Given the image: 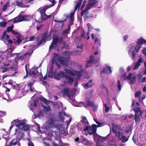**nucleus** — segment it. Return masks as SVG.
I'll return each instance as SVG.
<instances>
[{
  "mask_svg": "<svg viewBox=\"0 0 146 146\" xmlns=\"http://www.w3.org/2000/svg\"><path fill=\"white\" fill-rule=\"evenodd\" d=\"M12 125L10 127L9 130L10 131L15 125L17 128L15 129V135H17L18 138H22L23 135V131H27L29 129V126L26 123L25 119H16L14 120L11 123Z\"/></svg>",
  "mask_w": 146,
  "mask_h": 146,
  "instance_id": "obj_1",
  "label": "nucleus"
},
{
  "mask_svg": "<svg viewBox=\"0 0 146 146\" xmlns=\"http://www.w3.org/2000/svg\"><path fill=\"white\" fill-rule=\"evenodd\" d=\"M110 131L113 133L115 138L118 140L123 143H125L128 141V138L124 135L120 126L113 124L112 128L110 129Z\"/></svg>",
  "mask_w": 146,
  "mask_h": 146,
  "instance_id": "obj_2",
  "label": "nucleus"
},
{
  "mask_svg": "<svg viewBox=\"0 0 146 146\" xmlns=\"http://www.w3.org/2000/svg\"><path fill=\"white\" fill-rule=\"evenodd\" d=\"M44 128L50 132L58 133L59 131H63L64 127L62 124H55L52 119L46 122L44 124Z\"/></svg>",
  "mask_w": 146,
  "mask_h": 146,
  "instance_id": "obj_3",
  "label": "nucleus"
},
{
  "mask_svg": "<svg viewBox=\"0 0 146 146\" xmlns=\"http://www.w3.org/2000/svg\"><path fill=\"white\" fill-rule=\"evenodd\" d=\"M49 1L52 2V4L49 5H46L44 7H42L38 9V11L40 13L41 16L38 20L36 19L37 18H36L35 20L36 21H37L39 23H41L43 21L51 17L52 14L48 15H47L45 13V11L47 9L54 6L56 2L55 1V0H49Z\"/></svg>",
  "mask_w": 146,
  "mask_h": 146,
  "instance_id": "obj_4",
  "label": "nucleus"
},
{
  "mask_svg": "<svg viewBox=\"0 0 146 146\" xmlns=\"http://www.w3.org/2000/svg\"><path fill=\"white\" fill-rule=\"evenodd\" d=\"M10 64V63L6 64L5 63H4V66L0 67V68L1 70V72L2 73L9 72L11 73V74L8 75L5 74L3 75L2 76L3 79L7 76L11 77L14 76L15 75V74L17 73V72L16 71L18 69L17 66H15L13 67H7L9 66Z\"/></svg>",
  "mask_w": 146,
  "mask_h": 146,
  "instance_id": "obj_5",
  "label": "nucleus"
},
{
  "mask_svg": "<svg viewBox=\"0 0 146 146\" xmlns=\"http://www.w3.org/2000/svg\"><path fill=\"white\" fill-rule=\"evenodd\" d=\"M144 39L142 37L139 39L137 42V44L133 48V45H131L129 47L128 54L131 56L132 60H134L136 54V53L138 52L141 45L143 44Z\"/></svg>",
  "mask_w": 146,
  "mask_h": 146,
  "instance_id": "obj_6",
  "label": "nucleus"
},
{
  "mask_svg": "<svg viewBox=\"0 0 146 146\" xmlns=\"http://www.w3.org/2000/svg\"><path fill=\"white\" fill-rule=\"evenodd\" d=\"M83 0H78V1L76 2V3L75 6L74 10L71 12L69 15H68L67 17L69 18V20L70 21V23L68 26V28L65 30L64 31L63 35H64L65 33H68L70 30V27L73 24V21L74 20V15L75 11L78 9H79L80 7V6L81 3Z\"/></svg>",
  "mask_w": 146,
  "mask_h": 146,
  "instance_id": "obj_7",
  "label": "nucleus"
},
{
  "mask_svg": "<svg viewBox=\"0 0 146 146\" xmlns=\"http://www.w3.org/2000/svg\"><path fill=\"white\" fill-rule=\"evenodd\" d=\"M65 77V80L64 82V84H61V86H63L64 85L67 84H71L73 81V79L71 77L65 75L64 72L62 71H60L55 76V78L57 80H59L61 78Z\"/></svg>",
  "mask_w": 146,
  "mask_h": 146,
  "instance_id": "obj_8",
  "label": "nucleus"
},
{
  "mask_svg": "<svg viewBox=\"0 0 146 146\" xmlns=\"http://www.w3.org/2000/svg\"><path fill=\"white\" fill-rule=\"evenodd\" d=\"M13 28V25L8 27L6 31L4 32L2 36V40L6 44H11L13 43V41L9 39L8 33L9 32H11L12 31Z\"/></svg>",
  "mask_w": 146,
  "mask_h": 146,
  "instance_id": "obj_9",
  "label": "nucleus"
},
{
  "mask_svg": "<svg viewBox=\"0 0 146 146\" xmlns=\"http://www.w3.org/2000/svg\"><path fill=\"white\" fill-rule=\"evenodd\" d=\"M82 120L77 124V127L79 130L81 131H86L87 126L89 125V123L86 118L84 117H82Z\"/></svg>",
  "mask_w": 146,
  "mask_h": 146,
  "instance_id": "obj_10",
  "label": "nucleus"
},
{
  "mask_svg": "<svg viewBox=\"0 0 146 146\" xmlns=\"http://www.w3.org/2000/svg\"><path fill=\"white\" fill-rule=\"evenodd\" d=\"M54 56L53 57V59H56L57 60L59 61L61 64L68 66V61L66 58L59 56L56 53H54Z\"/></svg>",
  "mask_w": 146,
  "mask_h": 146,
  "instance_id": "obj_11",
  "label": "nucleus"
},
{
  "mask_svg": "<svg viewBox=\"0 0 146 146\" xmlns=\"http://www.w3.org/2000/svg\"><path fill=\"white\" fill-rule=\"evenodd\" d=\"M15 135L16 136V138L13 139L10 143V145L9 146L7 145V142L9 139V137L8 136L6 137H4V135H3V137L5 139L6 142L5 144L7 145V146H14V145L16 144L18 146H20V144L19 143V141L21 138H18L17 137V135Z\"/></svg>",
  "mask_w": 146,
  "mask_h": 146,
  "instance_id": "obj_12",
  "label": "nucleus"
},
{
  "mask_svg": "<svg viewBox=\"0 0 146 146\" xmlns=\"http://www.w3.org/2000/svg\"><path fill=\"white\" fill-rule=\"evenodd\" d=\"M126 74L124 73L122 76V77H123L124 79H127L130 80V82L131 84H134L135 82V79L136 75L135 74L129 73V74L128 76L127 77L126 75Z\"/></svg>",
  "mask_w": 146,
  "mask_h": 146,
  "instance_id": "obj_13",
  "label": "nucleus"
},
{
  "mask_svg": "<svg viewBox=\"0 0 146 146\" xmlns=\"http://www.w3.org/2000/svg\"><path fill=\"white\" fill-rule=\"evenodd\" d=\"M94 140L96 142L97 145L98 146H106L103 145V143L105 142V140L103 138L96 134H94Z\"/></svg>",
  "mask_w": 146,
  "mask_h": 146,
  "instance_id": "obj_14",
  "label": "nucleus"
},
{
  "mask_svg": "<svg viewBox=\"0 0 146 146\" xmlns=\"http://www.w3.org/2000/svg\"><path fill=\"white\" fill-rule=\"evenodd\" d=\"M64 71L66 73L71 74L72 75L76 76L77 77L78 79H80V77L82 74L81 72H78L73 70H71L67 68H65Z\"/></svg>",
  "mask_w": 146,
  "mask_h": 146,
  "instance_id": "obj_15",
  "label": "nucleus"
},
{
  "mask_svg": "<svg viewBox=\"0 0 146 146\" xmlns=\"http://www.w3.org/2000/svg\"><path fill=\"white\" fill-rule=\"evenodd\" d=\"M29 77L32 78H40L42 77V74L41 73L38 72L37 69H36L31 71Z\"/></svg>",
  "mask_w": 146,
  "mask_h": 146,
  "instance_id": "obj_16",
  "label": "nucleus"
},
{
  "mask_svg": "<svg viewBox=\"0 0 146 146\" xmlns=\"http://www.w3.org/2000/svg\"><path fill=\"white\" fill-rule=\"evenodd\" d=\"M97 125L95 124H93L91 126H87V128L86 131H88V133L91 135L93 134V136L94 134H96Z\"/></svg>",
  "mask_w": 146,
  "mask_h": 146,
  "instance_id": "obj_17",
  "label": "nucleus"
},
{
  "mask_svg": "<svg viewBox=\"0 0 146 146\" xmlns=\"http://www.w3.org/2000/svg\"><path fill=\"white\" fill-rule=\"evenodd\" d=\"M59 114V119L62 121H63L64 119V117L63 115L66 116L67 117H69V120L68 121H66V123L67 125H69L71 121L72 118L70 116H69L68 115H67L66 113L64 111L60 112Z\"/></svg>",
  "mask_w": 146,
  "mask_h": 146,
  "instance_id": "obj_18",
  "label": "nucleus"
},
{
  "mask_svg": "<svg viewBox=\"0 0 146 146\" xmlns=\"http://www.w3.org/2000/svg\"><path fill=\"white\" fill-rule=\"evenodd\" d=\"M81 103L82 104V105L81 106H83L85 107H87L89 106H91L93 108V110L94 111L96 110L98 107V105H95L93 103L89 101H87L86 102V105L83 102H81Z\"/></svg>",
  "mask_w": 146,
  "mask_h": 146,
  "instance_id": "obj_19",
  "label": "nucleus"
},
{
  "mask_svg": "<svg viewBox=\"0 0 146 146\" xmlns=\"http://www.w3.org/2000/svg\"><path fill=\"white\" fill-rule=\"evenodd\" d=\"M32 52H27L23 56H18L15 58V60L16 63H17V60L19 61H21L24 58H27L31 54Z\"/></svg>",
  "mask_w": 146,
  "mask_h": 146,
  "instance_id": "obj_20",
  "label": "nucleus"
},
{
  "mask_svg": "<svg viewBox=\"0 0 146 146\" xmlns=\"http://www.w3.org/2000/svg\"><path fill=\"white\" fill-rule=\"evenodd\" d=\"M133 110L135 111V120L136 122H137L139 121L141 118H142V114L140 111L139 108L137 110H136L135 108Z\"/></svg>",
  "mask_w": 146,
  "mask_h": 146,
  "instance_id": "obj_21",
  "label": "nucleus"
},
{
  "mask_svg": "<svg viewBox=\"0 0 146 146\" xmlns=\"http://www.w3.org/2000/svg\"><path fill=\"white\" fill-rule=\"evenodd\" d=\"M64 96H67L69 99L74 102L75 100L73 98V94L72 92L68 90V89H65L64 90Z\"/></svg>",
  "mask_w": 146,
  "mask_h": 146,
  "instance_id": "obj_22",
  "label": "nucleus"
},
{
  "mask_svg": "<svg viewBox=\"0 0 146 146\" xmlns=\"http://www.w3.org/2000/svg\"><path fill=\"white\" fill-rule=\"evenodd\" d=\"M95 56H91L90 57V59L89 61L87 63L86 67H89L91 63H96L99 61L100 60V58L98 57L97 59H95Z\"/></svg>",
  "mask_w": 146,
  "mask_h": 146,
  "instance_id": "obj_23",
  "label": "nucleus"
},
{
  "mask_svg": "<svg viewBox=\"0 0 146 146\" xmlns=\"http://www.w3.org/2000/svg\"><path fill=\"white\" fill-rule=\"evenodd\" d=\"M62 37L54 38L52 44L50 46V49H52L54 47V45H55L57 42H58L60 43L62 42Z\"/></svg>",
  "mask_w": 146,
  "mask_h": 146,
  "instance_id": "obj_24",
  "label": "nucleus"
},
{
  "mask_svg": "<svg viewBox=\"0 0 146 146\" xmlns=\"http://www.w3.org/2000/svg\"><path fill=\"white\" fill-rule=\"evenodd\" d=\"M98 3V0H90L88 4L86 6V8L90 9L92 7L96 5Z\"/></svg>",
  "mask_w": 146,
  "mask_h": 146,
  "instance_id": "obj_25",
  "label": "nucleus"
},
{
  "mask_svg": "<svg viewBox=\"0 0 146 146\" xmlns=\"http://www.w3.org/2000/svg\"><path fill=\"white\" fill-rule=\"evenodd\" d=\"M143 60L142 58H140L138 60V62L135 64L133 68V70H135L137 69L140 66L141 63L143 62Z\"/></svg>",
  "mask_w": 146,
  "mask_h": 146,
  "instance_id": "obj_26",
  "label": "nucleus"
},
{
  "mask_svg": "<svg viewBox=\"0 0 146 146\" xmlns=\"http://www.w3.org/2000/svg\"><path fill=\"white\" fill-rule=\"evenodd\" d=\"M22 40V38L20 36H16V38L14 40L13 43L16 45H18L21 42Z\"/></svg>",
  "mask_w": 146,
  "mask_h": 146,
  "instance_id": "obj_27",
  "label": "nucleus"
},
{
  "mask_svg": "<svg viewBox=\"0 0 146 146\" xmlns=\"http://www.w3.org/2000/svg\"><path fill=\"white\" fill-rule=\"evenodd\" d=\"M89 9L86 8V7L85 9L82 11L81 13V16H83L84 19H86L88 17L87 15L88 13V10Z\"/></svg>",
  "mask_w": 146,
  "mask_h": 146,
  "instance_id": "obj_28",
  "label": "nucleus"
},
{
  "mask_svg": "<svg viewBox=\"0 0 146 146\" xmlns=\"http://www.w3.org/2000/svg\"><path fill=\"white\" fill-rule=\"evenodd\" d=\"M92 38L93 39H95L94 44L97 45V46H100V40L96 38V37L93 34L91 35Z\"/></svg>",
  "mask_w": 146,
  "mask_h": 146,
  "instance_id": "obj_29",
  "label": "nucleus"
},
{
  "mask_svg": "<svg viewBox=\"0 0 146 146\" xmlns=\"http://www.w3.org/2000/svg\"><path fill=\"white\" fill-rule=\"evenodd\" d=\"M104 72L107 74L111 73L112 72V70H111V67L107 65L106 68H103L101 73Z\"/></svg>",
  "mask_w": 146,
  "mask_h": 146,
  "instance_id": "obj_30",
  "label": "nucleus"
},
{
  "mask_svg": "<svg viewBox=\"0 0 146 146\" xmlns=\"http://www.w3.org/2000/svg\"><path fill=\"white\" fill-rule=\"evenodd\" d=\"M36 102L37 101H33L32 103L29 102L30 105L29 106V108L30 110L33 111H34L33 109L36 107Z\"/></svg>",
  "mask_w": 146,
  "mask_h": 146,
  "instance_id": "obj_31",
  "label": "nucleus"
},
{
  "mask_svg": "<svg viewBox=\"0 0 146 146\" xmlns=\"http://www.w3.org/2000/svg\"><path fill=\"white\" fill-rule=\"evenodd\" d=\"M92 80H90L88 83L86 84H83V87L85 88L86 89H87L88 88L92 87L94 85V84L92 83Z\"/></svg>",
  "mask_w": 146,
  "mask_h": 146,
  "instance_id": "obj_32",
  "label": "nucleus"
},
{
  "mask_svg": "<svg viewBox=\"0 0 146 146\" xmlns=\"http://www.w3.org/2000/svg\"><path fill=\"white\" fill-rule=\"evenodd\" d=\"M24 20V16L19 15L15 18L14 22V23L20 22Z\"/></svg>",
  "mask_w": 146,
  "mask_h": 146,
  "instance_id": "obj_33",
  "label": "nucleus"
},
{
  "mask_svg": "<svg viewBox=\"0 0 146 146\" xmlns=\"http://www.w3.org/2000/svg\"><path fill=\"white\" fill-rule=\"evenodd\" d=\"M80 139H81V143L84 144L86 145H88L90 142L87 139L84 138L83 136H82L80 137Z\"/></svg>",
  "mask_w": 146,
  "mask_h": 146,
  "instance_id": "obj_34",
  "label": "nucleus"
},
{
  "mask_svg": "<svg viewBox=\"0 0 146 146\" xmlns=\"http://www.w3.org/2000/svg\"><path fill=\"white\" fill-rule=\"evenodd\" d=\"M137 78L138 80L140 82L143 83L146 82V78L144 77L143 78V76L140 74L138 75Z\"/></svg>",
  "mask_w": 146,
  "mask_h": 146,
  "instance_id": "obj_35",
  "label": "nucleus"
},
{
  "mask_svg": "<svg viewBox=\"0 0 146 146\" xmlns=\"http://www.w3.org/2000/svg\"><path fill=\"white\" fill-rule=\"evenodd\" d=\"M46 35L45 34L42 37L41 40L38 42V45H40L41 44H44L45 42V40L46 38Z\"/></svg>",
  "mask_w": 146,
  "mask_h": 146,
  "instance_id": "obj_36",
  "label": "nucleus"
},
{
  "mask_svg": "<svg viewBox=\"0 0 146 146\" xmlns=\"http://www.w3.org/2000/svg\"><path fill=\"white\" fill-rule=\"evenodd\" d=\"M7 84L12 86L14 89L16 88L19 86V85L17 84H15V82H13L11 81H9L8 82L6 83L5 85H7Z\"/></svg>",
  "mask_w": 146,
  "mask_h": 146,
  "instance_id": "obj_37",
  "label": "nucleus"
},
{
  "mask_svg": "<svg viewBox=\"0 0 146 146\" xmlns=\"http://www.w3.org/2000/svg\"><path fill=\"white\" fill-rule=\"evenodd\" d=\"M94 119L96 123L98 125H97V127H102L105 125V124L104 122H100L97 121L95 118H94Z\"/></svg>",
  "mask_w": 146,
  "mask_h": 146,
  "instance_id": "obj_38",
  "label": "nucleus"
},
{
  "mask_svg": "<svg viewBox=\"0 0 146 146\" xmlns=\"http://www.w3.org/2000/svg\"><path fill=\"white\" fill-rule=\"evenodd\" d=\"M34 115L36 117L41 118L43 115V112L42 111L39 110L38 114L36 115L34 114Z\"/></svg>",
  "mask_w": 146,
  "mask_h": 146,
  "instance_id": "obj_39",
  "label": "nucleus"
},
{
  "mask_svg": "<svg viewBox=\"0 0 146 146\" xmlns=\"http://www.w3.org/2000/svg\"><path fill=\"white\" fill-rule=\"evenodd\" d=\"M40 99L41 100L44 102L45 104L47 105L49 104V103L50 102L49 101L46 100L43 97L41 98Z\"/></svg>",
  "mask_w": 146,
  "mask_h": 146,
  "instance_id": "obj_40",
  "label": "nucleus"
},
{
  "mask_svg": "<svg viewBox=\"0 0 146 146\" xmlns=\"http://www.w3.org/2000/svg\"><path fill=\"white\" fill-rule=\"evenodd\" d=\"M43 108L44 111L45 112L50 111H51L50 108L48 106H43Z\"/></svg>",
  "mask_w": 146,
  "mask_h": 146,
  "instance_id": "obj_41",
  "label": "nucleus"
},
{
  "mask_svg": "<svg viewBox=\"0 0 146 146\" xmlns=\"http://www.w3.org/2000/svg\"><path fill=\"white\" fill-rule=\"evenodd\" d=\"M16 3L17 6H18L20 7H25V6L21 2H19L18 1H16Z\"/></svg>",
  "mask_w": 146,
  "mask_h": 146,
  "instance_id": "obj_42",
  "label": "nucleus"
},
{
  "mask_svg": "<svg viewBox=\"0 0 146 146\" xmlns=\"http://www.w3.org/2000/svg\"><path fill=\"white\" fill-rule=\"evenodd\" d=\"M87 26L88 27V31L87 33V35H89L90 31H91V29L92 28V27L90 23L87 24Z\"/></svg>",
  "mask_w": 146,
  "mask_h": 146,
  "instance_id": "obj_43",
  "label": "nucleus"
},
{
  "mask_svg": "<svg viewBox=\"0 0 146 146\" xmlns=\"http://www.w3.org/2000/svg\"><path fill=\"white\" fill-rule=\"evenodd\" d=\"M31 17L30 16H24L23 21H29L31 19Z\"/></svg>",
  "mask_w": 146,
  "mask_h": 146,
  "instance_id": "obj_44",
  "label": "nucleus"
},
{
  "mask_svg": "<svg viewBox=\"0 0 146 146\" xmlns=\"http://www.w3.org/2000/svg\"><path fill=\"white\" fill-rule=\"evenodd\" d=\"M9 6V2H7V3L6 5H4L3 8V11H5L7 9V7Z\"/></svg>",
  "mask_w": 146,
  "mask_h": 146,
  "instance_id": "obj_45",
  "label": "nucleus"
},
{
  "mask_svg": "<svg viewBox=\"0 0 146 146\" xmlns=\"http://www.w3.org/2000/svg\"><path fill=\"white\" fill-rule=\"evenodd\" d=\"M5 97H3V99H5V100H7V101H10L11 100V99L9 97V95L7 94L6 95V96H5Z\"/></svg>",
  "mask_w": 146,
  "mask_h": 146,
  "instance_id": "obj_46",
  "label": "nucleus"
},
{
  "mask_svg": "<svg viewBox=\"0 0 146 146\" xmlns=\"http://www.w3.org/2000/svg\"><path fill=\"white\" fill-rule=\"evenodd\" d=\"M117 87L118 90L119 91H120L121 89V85L120 83V81L119 80L118 81Z\"/></svg>",
  "mask_w": 146,
  "mask_h": 146,
  "instance_id": "obj_47",
  "label": "nucleus"
},
{
  "mask_svg": "<svg viewBox=\"0 0 146 146\" xmlns=\"http://www.w3.org/2000/svg\"><path fill=\"white\" fill-rule=\"evenodd\" d=\"M7 23L5 22H0V27H4L6 25Z\"/></svg>",
  "mask_w": 146,
  "mask_h": 146,
  "instance_id": "obj_48",
  "label": "nucleus"
},
{
  "mask_svg": "<svg viewBox=\"0 0 146 146\" xmlns=\"http://www.w3.org/2000/svg\"><path fill=\"white\" fill-rule=\"evenodd\" d=\"M141 94V91H138V92H136L135 93V96L136 97H138L139 98V96Z\"/></svg>",
  "mask_w": 146,
  "mask_h": 146,
  "instance_id": "obj_49",
  "label": "nucleus"
},
{
  "mask_svg": "<svg viewBox=\"0 0 146 146\" xmlns=\"http://www.w3.org/2000/svg\"><path fill=\"white\" fill-rule=\"evenodd\" d=\"M105 108V111L106 112H108L110 108L108 107L107 106L106 104H105L104 105Z\"/></svg>",
  "mask_w": 146,
  "mask_h": 146,
  "instance_id": "obj_50",
  "label": "nucleus"
},
{
  "mask_svg": "<svg viewBox=\"0 0 146 146\" xmlns=\"http://www.w3.org/2000/svg\"><path fill=\"white\" fill-rule=\"evenodd\" d=\"M101 87L103 89H105V90H106V91L107 93V94H108V90H107V89L106 88V87L104 85L102 84L101 86Z\"/></svg>",
  "mask_w": 146,
  "mask_h": 146,
  "instance_id": "obj_51",
  "label": "nucleus"
},
{
  "mask_svg": "<svg viewBox=\"0 0 146 146\" xmlns=\"http://www.w3.org/2000/svg\"><path fill=\"white\" fill-rule=\"evenodd\" d=\"M18 93L20 95V96H17V97L18 98H20L23 96V94L22 93V91H19Z\"/></svg>",
  "mask_w": 146,
  "mask_h": 146,
  "instance_id": "obj_52",
  "label": "nucleus"
},
{
  "mask_svg": "<svg viewBox=\"0 0 146 146\" xmlns=\"http://www.w3.org/2000/svg\"><path fill=\"white\" fill-rule=\"evenodd\" d=\"M142 52L143 54L145 55L146 57V48L144 47L143 49L142 50Z\"/></svg>",
  "mask_w": 146,
  "mask_h": 146,
  "instance_id": "obj_53",
  "label": "nucleus"
},
{
  "mask_svg": "<svg viewBox=\"0 0 146 146\" xmlns=\"http://www.w3.org/2000/svg\"><path fill=\"white\" fill-rule=\"evenodd\" d=\"M53 76V73L51 71H49L48 74V76L49 77H51Z\"/></svg>",
  "mask_w": 146,
  "mask_h": 146,
  "instance_id": "obj_54",
  "label": "nucleus"
},
{
  "mask_svg": "<svg viewBox=\"0 0 146 146\" xmlns=\"http://www.w3.org/2000/svg\"><path fill=\"white\" fill-rule=\"evenodd\" d=\"M128 37V35H125L123 36V38L124 41H126Z\"/></svg>",
  "mask_w": 146,
  "mask_h": 146,
  "instance_id": "obj_55",
  "label": "nucleus"
},
{
  "mask_svg": "<svg viewBox=\"0 0 146 146\" xmlns=\"http://www.w3.org/2000/svg\"><path fill=\"white\" fill-rule=\"evenodd\" d=\"M6 114V113L4 111H0V117H3L4 115Z\"/></svg>",
  "mask_w": 146,
  "mask_h": 146,
  "instance_id": "obj_56",
  "label": "nucleus"
},
{
  "mask_svg": "<svg viewBox=\"0 0 146 146\" xmlns=\"http://www.w3.org/2000/svg\"><path fill=\"white\" fill-rule=\"evenodd\" d=\"M43 27V25H41L37 27L36 29L37 30H39L41 29L42 27Z\"/></svg>",
  "mask_w": 146,
  "mask_h": 146,
  "instance_id": "obj_57",
  "label": "nucleus"
},
{
  "mask_svg": "<svg viewBox=\"0 0 146 146\" xmlns=\"http://www.w3.org/2000/svg\"><path fill=\"white\" fill-rule=\"evenodd\" d=\"M28 146H34V144L31 141H29L28 143Z\"/></svg>",
  "mask_w": 146,
  "mask_h": 146,
  "instance_id": "obj_58",
  "label": "nucleus"
},
{
  "mask_svg": "<svg viewBox=\"0 0 146 146\" xmlns=\"http://www.w3.org/2000/svg\"><path fill=\"white\" fill-rule=\"evenodd\" d=\"M141 114H142V118H143V116H144L145 117H146V112L145 111L143 112Z\"/></svg>",
  "mask_w": 146,
  "mask_h": 146,
  "instance_id": "obj_59",
  "label": "nucleus"
},
{
  "mask_svg": "<svg viewBox=\"0 0 146 146\" xmlns=\"http://www.w3.org/2000/svg\"><path fill=\"white\" fill-rule=\"evenodd\" d=\"M8 51L10 52V54H11L13 52V50L11 48H9L8 49Z\"/></svg>",
  "mask_w": 146,
  "mask_h": 146,
  "instance_id": "obj_60",
  "label": "nucleus"
},
{
  "mask_svg": "<svg viewBox=\"0 0 146 146\" xmlns=\"http://www.w3.org/2000/svg\"><path fill=\"white\" fill-rule=\"evenodd\" d=\"M133 141H134V142L136 144H137V141L136 140V139H135L134 138V136H133Z\"/></svg>",
  "mask_w": 146,
  "mask_h": 146,
  "instance_id": "obj_61",
  "label": "nucleus"
},
{
  "mask_svg": "<svg viewBox=\"0 0 146 146\" xmlns=\"http://www.w3.org/2000/svg\"><path fill=\"white\" fill-rule=\"evenodd\" d=\"M33 84V83L32 82H31L29 83L28 84V86L30 88H31V86Z\"/></svg>",
  "mask_w": 146,
  "mask_h": 146,
  "instance_id": "obj_62",
  "label": "nucleus"
},
{
  "mask_svg": "<svg viewBox=\"0 0 146 146\" xmlns=\"http://www.w3.org/2000/svg\"><path fill=\"white\" fill-rule=\"evenodd\" d=\"M35 38L34 37V36H32L29 39L30 41H33L34 40H35Z\"/></svg>",
  "mask_w": 146,
  "mask_h": 146,
  "instance_id": "obj_63",
  "label": "nucleus"
},
{
  "mask_svg": "<svg viewBox=\"0 0 146 146\" xmlns=\"http://www.w3.org/2000/svg\"><path fill=\"white\" fill-rule=\"evenodd\" d=\"M85 3H86V1L85 0H84L83 2V4L82 5V6L81 7V9H82L85 6Z\"/></svg>",
  "mask_w": 146,
  "mask_h": 146,
  "instance_id": "obj_64",
  "label": "nucleus"
}]
</instances>
